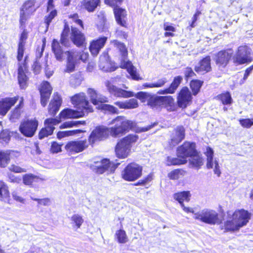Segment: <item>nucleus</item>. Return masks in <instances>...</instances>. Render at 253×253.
Wrapping results in <instances>:
<instances>
[{
	"label": "nucleus",
	"instance_id": "nucleus-49",
	"mask_svg": "<svg viewBox=\"0 0 253 253\" xmlns=\"http://www.w3.org/2000/svg\"><path fill=\"white\" fill-rule=\"evenodd\" d=\"M101 108L102 110L108 111V112L113 114H118L119 112V110L117 108L114 106L107 104H102L101 105Z\"/></svg>",
	"mask_w": 253,
	"mask_h": 253
},
{
	"label": "nucleus",
	"instance_id": "nucleus-60",
	"mask_svg": "<svg viewBox=\"0 0 253 253\" xmlns=\"http://www.w3.org/2000/svg\"><path fill=\"white\" fill-rule=\"evenodd\" d=\"M28 38V32L26 30H24L21 34L19 41V44L21 43L22 45H25L26 41Z\"/></svg>",
	"mask_w": 253,
	"mask_h": 253
},
{
	"label": "nucleus",
	"instance_id": "nucleus-30",
	"mask_svg": "<svg viewBox=\"0 0 253 253\" xmlns=\"http://www.w3.org/2000/svg\"><path fill=\"white\" fill-rule=\"evenodd\" d=\"M100 0H83L82 4L89 12H93L99 5Z\"/></svg>",
	"mask_w": 253,
	"mask_h": 253
},
{
	"label": "nucleus",
	"instance_id": "nucleus-63",
	"mask_svg": "<svg viewBox=\"0 0 253 253\" xmlns=\"http://www.w3.org/2000/svg\"><path fill=\"white\" fill-rule=\"evenodd\" d=\"M98 17L100 18V21L99 23H97V26L99 30H103L105 26L106 19L103 14H102L101 16L98 15Z\"/></svg>",
	"mask_w": 253,
	"mask_h": 253
},
{
	"label": "nucleus",
	"instance_id": "nucleus-20",
	"mask_svg": "<svg viewBox=\"0 0 253 253\" xmlns=\"http://www.w3.org/2000/svg\"><path fill=\"white\" fill-rule=\"evenodd\" d=\"M18 99V97H5L0 99V115L5 116Z\"/></svg>",
	"mask_w": 253,
	"mask_h": 253
},
{
	"label": "nucleus",
	"instance_id": "nucleus-34",
	"mask_svg": "<svg viewBox=\"0 0 253 253\" xmlns=\"http://www.w3.org/2000/svg\"><path fill=\"white\" fill-rule=\"evenodd\" d=\"M187 160L183 158H175L171 157L170 156L167 157V165L170 166H175V165H181L185 164L187 163Z\"/></svg>",
	"mask_w": 253,
	"mask_h": 253
},
{
	"label": "nucleus",
	"instance_id": "nucleus-27",
	"mask_svg": "<svg viewBox=\"0 0 253 253\" xmlns=\"http://www.w3.org/2000/svg\"><path fill=\"white\" fill-rule=\"evenodd\" d=\"M51 48L57 60L61 61L63 58V50L60 42L56 39H53L51 43Z\"/></svg>",
	"mask_w": 253,
	"mask_h": 253
},
{
	"label": "nucleus",
	"instance_id": "nucleus-46",
	"mask_svg": "<svg viewBox=\"0 0 253 253\" xmlns=\"http://www.w3.org/2000/svg\"><path fill=\"white\" fill-rule=\"evenodd\" d=\"M71 220L72 224H75L77 229L80 228L84 221L82 217L79 214L73 215L71 217Z\"/></svg>",
	"mask_w": 253,
	"mask_h": 253
},
{
	"label": "nucleus",
	"instance_id": "nucleus-7",
	"mask_svg": "<svg viewBox=\"0 0 253 253\" xmlns=\"http://www.w3.org/2000/svg\"><path fill=\"white\" fill-rule=\"evenodd\" d=\"M193 218L210 225H214L219 221L218 213L215 211L209 209H204L195 212Z\"/></svg>",
	"mask_w": 253,
	"mask_h": 253
},
{
	"label": "nucleus",
	"instance_id": "nucleus-56",
	"mask_svg": "<svg viewBox=\"0 0 253 253\" xmlns=\"http://www.w3.org/2000/svg\"><path fill=\"white\" fill-rule=\"evenodd\" d=\"M180 169H174L168 174V176L170 179L176 180L179 178Z\"/></svg>",
	"mask_w": 253,
	"mask_h": 253
},
{
	"label": "nucleus",
	"instance_id": "nucleus-38",
	"mask_svg": "<svg viewBox=\"0 0 253 253\" xmlns=\"http://www.w3.org/2000/svg\"><path fill=\"white\" fill-rule=\"evenodd\" d=\"M10 162L9 154L0 150V167L5 168Z\"/></svg>",
	"mask_w": 253,
	"mask_h": 253
},
{
	"label": "nucleus",
	"instance_id": "nucleus-13",
	"mask_svg": "<svg viewBox=\"0 0 253 253\" xmlns=\"http://www.w3.org/2000/svg\"><path fill=\"white\" fill-rule=\"evenodd\" d=\"M36 0H28L26 1L20 8V24L24 25L30 16L36 10L35 4Z\"/></svg>",
	"mask_w": 253,
	"mask_h": 253
},
{
	"label": "nucleus",
	"instance_id": "nucleus-43",
	"mask_svg": "<svg viewBox=\"0 0 253 253\" xmlns=\"http://www.w3.org/2000/svg\"><path fill=\"white\" fill-rule=\"evenodd\" d=\"M218 98L224 105L230 104L232 101L231 94L229 92L220 94L218 96Z\"/></svg>",
	"mask_w": 253,
	"mask_h": 253
},
{
	"label": "nucleus",
	"instance_id": "nucleus-54",
	"mask_svg": "<svg viewBox=\"0 0 253 253\" xmlns=\"http://www.w3.org/2000/svg\"><path fill=\"white\" fill-rule=\"evenodd\" d=\"M25 51V45H22L21 43L20 44H18V49H17V59L18 61H21L23 57L24 53Z\"/></svg>",
	"mask_w": 253,
	"mask_h": 253
},
{
	"label": "nucleus",
	"instance_id": "nucleus-3",
	"mask_svg": "<svg viewBox=\"0 0 253 253\" xmlns=\"http://www.w3.org/2000/svg\"><path fill=\"white\" fill-rule=\"evenodd\" d=\"M71 102L77 108L75 110L66 108L60 113V116L64 118H78L83 117L93 112V109L87 100L85 93L80 92L71 98Z\"/></svg>",
	"mask_w": 253,
	"mask_h": 253
},
{
	"label": "nucleus",
	"instance_id": "nucleus-42",
	"mask_svg": "<svg viewBox=\"0 0 253 253\" xmlns=\"http://www.w3.org/2000/svg\"><path fill=\"white\" fill-rule=\"evenodd\" d=\"M9 191L6 185L2 181H0V198L1 200H4L9 197Z\"/></svg>",
	"mask_w": 253,
	"mask_h": 253
},
{
	"label": "nucleus",
	"instance_id": "nucleus-5",
	"mask_svg": "<svg viewBox=\"0 0 253 253\" xmlns=\"http://www.w3.org/2000/svg\"><path fill=\"white\" fill-rule=\"evenodd\" d=\"M113 43L115 46L120 52L121 55V68L123 69H126L132 79L134 80H139V76L136 72V68L133 65L130 61L127 60V50L125 44L118 41H114Z\"/></svg>",
	"mask_w": 253,
	"mask_h": 253
},
{
	"label": "nucleus",
	"instance_id": "nucleus-6",
	"mask_svg": "<svg viewBox=\"0 0 253 253\" xmlns=\"http://www.w3.org/2000/svg\"><path fill=\"white\" fill-rule=\"evenodd\" d=\"M138 138L135 134H130L119 141L115 148L117 156L120 158H126L131 147L132 144L135 142Z\"/></svg>",
	"mask_w": 253,
	"mask_h": 253
},
{
	"label": "nucleus",
	"instance_id": "nucleus-35",
	"mask_svg": "<svg viewBox=\"0 0 253 253\" xmlns=\"http://www.w3.org/2000/svg\"><path fill=\"white\" fill-rule=\"evenodd\" d=\"M213 149L208 147L207 148L205 155L207 156V168L208 169H212L213 167Z\"/></svg>",
	"mask_w": 253,
	"mask_h": 253
},
{
	"label": "nucleus",
	"instance_id": "nucleus-55",
	"mask_svg": "<svg viewBox=\"0 0 253 253\" xmlns=\"http://www.w3.org/2000/svg\"><path fill=\"white\" fill-rule=\"evenodd\" d=\"M152 178L151 174L148 175L146 177L144 178L143 179L139 180L138 182L134 184V185H142L144 186L146 184L148 183L150 181H151Z\"/></svg>",
	"mask_w": 253,
	"mask_h": 253
},
{
	"label": "nucleus",
	"instance_id": "nucleus-18",
	"mask_svg": "<svg viewBox=\"0 0 253 253\" xmlns=\"http://www.w3.org/2000/svg\"><path fill=\"white\" fill-rule=\"evenodd\" d=\"M88 145L86 140L79 141H71L68 142L65 146L67 151L72 153H77L82 152Z\"/></svg>",
	"mask_w": 253,
	"mask_h": 253
},
{
	"label": "nucleus",
	"instance_id": "nucleus-4",
	"mask_svg": "<svg viewBox=\"0 0 253 253\" xmlns=\"http://www.w3.org/2000/svg\"><path fill=\"white\" fill-rule=\"evenodd\" d=\"M250 218L249 213L244 210L236 211L231 217L224 222V228L227 231H238L246 225Z\"/></svg>",
	"mask_w": 253,
	"mask_h": 253
},
{
	"label": "nucleus",
	"instance_id": "nucleus-53",
	"mask_svg": "<svg viewBox=\"0 0 253 253\" xmlns=\"http://www.w3.org/2000/svg\"><path fill=\"white\" fill-rule=\"evenodd\" d=\"M87 93L89 95L91 103L95 104L98 93L94 89L88 88Z\"/></svg>",
	"mask_w": 253,
	"mask_h": 253
},
{
	"label": "nucleus",
	"instance_id": "nucleus-57",
	"mask_svg": "<svg viewBox=\"0 0 253 253\" xmlns=\"http://www.w3.org/2000/svg\"><path fill=\"white\" fill-rule=\"evenodd\" d=\"M9 170L16 173H22L26 171V169L22 168L18 166L12 165L8 168Z\"/></svg>",
	"mask_w": 253,
	"mask_h": 253
},
{
	"label": "nucleus",
	"instance_id": "nucleus-24",
	"mask_svg": "<svg viewBox=\"0 0 253 253\" xmlns=\"http://www.w3.org/2000/svg\"><path fill=\"white\" fill-rule=\"evenodd\" d=\"M62 103V99L57 93H54L53 98L51 100L48 106L49 114L54 116L59 111Z\"/></svg>",
	"mask_w": 253,
	"mask_h": 253
},
{
	"label": "nucleus",
	"instance_id": "nucleus-17",
	"mask_svg": "<svg viewBox=\"0 0 253 253\" xmlns=\"http://www.w3.org/2000/svg\"><path fill=\"white\" fill-rule=\"evenodd\" d=\"M232 55V52L230 49L221 50L215 54L214 59L217 65L225 67L228 64Z\"/></svg>",
	"mask_w": 253,
	"mask_h": 253
},
{
	"label": "nucleus",
	"instance_id": "nucleus-9",
	"mask_svg": "<svg viewBox=\"0 0 253 253\" xmlns=\"http://www.w3.org/2000/svg\"><path fill=\"white\" fill-rule=\"evenodd\" d=\"M142 168L136 163L129 164L122 173V177L126 180L133 181L142 175Z\"/></svg>",
	"mask_w": 253,
	"mask_h": 253
},
{
	"label": "nucleus",
	"instance_id": "nucleus-51",
	"mask_svg": "<svg viewBox=\"0 0 253 253\" xmlns=\"http://www.w3.org/2000/svg\"><path fill=\"white\" fill-rule=\"evenodd\" d=\"M241 125L246 128H250L253 125V119H242L239 120Z\"/></svg>",
	"mask_w": 253,
	"mask_h": 253
},
{
	"label": "nucleus",
	"instance_id": "nucleus-59",
	"mask_svg": "<svg viewBox=\"0 0 253 253\" xmlns=\"http://www.w3.org/2000/svg\"><path fill=\"white\" fill-rule=\"evenodd\" d=\"M61 151V145L56 142H53L51 146V151L53 153H57Z\"/></svg>",
	"mask_w": 253,
	"mask_h": 253
},
{
	"label": "nucleus",
	"instance_id": "nucleus-58",
	"mask_svg": "<svg viewBox=\"0 0 253 253\" xmlns=\"http://www.w3.org/2000/svg\"><path fill=\"white\" fill-rule=\"evenodd\" d=\"M184 74L185 75V78L186 80H188L189 78L193 77L194 76H196V74L193 71L192 69L189 67H187L185 69Z\"/></svg>",
	"mask_w": 253,
	"mask_h": 253
},
{
	"label": "nucleus",
	"instance_id": "nucleus-32",
	"mask_svg": "<svg viewBox=\"0 0 253 253\" xmlns=\"http://www.w3.org/2000/svg\"><path fill=\"white\" fill-rule=\"evenodd\" d=\"M190 194L189 191H182L173 194V198L179 202L180 205L183 204L184 201L188 202L190 200Z\"/></svg>",
	"mask_w": 253,
	"mask_h": 253
},
{
	"label": "nucleus",
	"instance_id": "nucleus-22",
	"mask_svg": "<svg viewBox=\"0 0 253 253\" xmlns=\"http://www.w3.org/2000/svg\"><path fill=\"white\" fill-rule=\"evenodd\" d=\"M107 40V38L103 36L91 42L89 50L93 56H96L98 54L100 50L104 46Z\"/></svg>",
	"mask_w": 253,
	"mask_h": 253
},
{
	"label": "nucleus",
	"instance_id": "nucleus-39",
	"mask_svg": "<svg viewBox=\"0 0 253 253\" xmlns=\"http://www.w3.org/2000/svg\"><path fill=\"white\" fill-rule=\"evenodd\" d=\"M99 67L102 71L106 72H113L118 68L114 63H108L107 62H105V65H103V63H101L99 64Z\"/></svg>",
	"mask_w": 253,
	"mask_h": 253
},
{
	"label": "nucleus",
	"instance_id": "nucleus-12",
	"mask_svg": "<svg viewBox=\"0 0 253 253\" xmlns=\"http://www.w3.org/2000/svg\"><path fill=\"white\" fill-rule=\"evenodd\" d=\"M67 56V61L66 68L64 72L70 73L75 70L76 66L77 64L79 59H84L83 56H80L77 52V50H71L66 51L64 52Z\"/></svg>",
	"mask_w": 253,
	"mask_h": 253
},
{
	"label": "nucleus",
	"instance_id": "nucleus-11",
	"mask_svg": "<svg viewBox=\"0 0 253 253\" xmlns=\"http://www.w3.org/2000/svg\"><path fill=\"white\" fill-rule=\"evenodd\" d=\"M95 169L98 174H102L107 171L108 172H113L116 168L120 164L118 162H113L108 159H103L100 162H95Z\"/></svg>",
	"mask_w": 253,
	"mask_h": 253
},
{
	"label": "nucleus",
	"instance_id": "nucleus-47",
	"mask_svg": "<svg viewBox=\"0 0 253 253\" xmlns=\"http://www.w3.org/2000/svg\"><path fill=\"white\" fill-rule=\"evenodd\" d=\"M57 14V10L53 9L51 10L47 16H45L44 17L45 23L46 25V28L47 29L53 20V19L56 16Z\"/></svg>",
	"mask_w": 253,
	"mask_h": 253
},
{
	"label": "nucleus",
	"instance_id": "nucleus-61",
	"mask_svg": "<svg viewBox=\"0 0 253 253\" xmlns=\"http://www.w3.org/2000/svg\"><path fill=\"white\" fill-rule=\"evenodd\" d=\"M123 0H105V3L111 6L115 7L121 4Z\"/></svg>",
	"mask_w": 253,
	"mask_h": 253
},
{
	"label": "nucleus",
	"instance_id": "nucleus-25",
	"mask_svg": "<svg viewBox=\"0 0 253 253\" xmlns=\"http://www.w3.org/2000/svg\"><path fill=\"white\" fill-rule=\"evenodd\" d=\"M114 13L117 23L122 26L126 27L125 18L126 15V10L119 6H115L114 7Z\"/></svg>",
	"mask_w": 253,
	"mask_h": 253
},
{
	"label": "nucleus",
	"instance_id": "nucleus-28",
	"mask_svg": "<svg viewBox=\"0 0 253 253\" xmlns=\"http://www.w3.org/2000/svg\"><path fill=\"white\" fill-rule=\"evenodd\" d=\"M211 70V57L210 56H206L202 59L199 62V66L195 67V70L197 73L203 71L209 72Z\"/></svg>",
	"mask_w": 253,
	"mask_h": 253
},
{
	"label": "nucleus",
	"instance_id": "nucleus-36",
	"mask_svg": "<svg viewBox=\"0 0 253 253\" xmlns=\"http://www.w3.org/2000/svg\"><path fill=\"white\" fill-rule=\"evenodd\" d=\"M167 82V79L164 78L159 79L156 82L144 83L143 84L142 86L144 88L161 87L163 86Z\"/></svg>",
	"mask_w": 253,
	"mask_h": 253
},
{
	"label": "nucleus",
	"instance_id": "nucleus-41",
	"mask_svg": "<svg viewBox=\"0 0 253 253\" xmlns=\"http://www.w3.org/2000/svg\"><path fill=\"white\" fill-rule=\"evenodd\" d=\"M21 114V110L19 109L18 107H16L10 112L9 120L12 123L16 122L20 119Z\"/></svg>",
	"mask_w": 253,
	"mask_h": 253
},
{
	"label": "nucleus",
	"instance_id": "nucleus-31",
	"mask_svg": "<svg viewBox=\"0 0 253 253\" xmlns=\"http://www.w3.org/2000/svg\"><path fill=\"white\" fill-rule=\"evenodd\" d=\"M18 74L19 84L20 87L24 89L26 86L28 78L24 73L23 67L20 64H19L18 67Z\"/></svg>",
	"mask_w": 253,
	"mask_h": 253
},
{
	"label": "nucleus",
	"instance_id": "nucleus-37",
	"mask_svg": "<svg viewBox=\"0 0 253 253\" xmlns=\"http://www.w3.org/2000/svg\"><path fill=\"white\" fill-rule=\"evenodd\" d=\"M203 82L198 80H192L190 83V87L194 95H197L199 92Z\"/></svg>",
	"mask_w": 253,
	"mask_h": 253
},
{
	"label": "nucleus",
	"instance_id": "nucleus-1",
	"mask_svg": "<svg viewBox=\"0 0 253 253\" xmlns=\"http://www.w3.org/2000/svg\"><path fill=\"white\" fill-rule=\"evenodd\" d=\"M106 86L109 93L115 97L129 98L135 96L142 103H146V104L154 110H160L167 106L171 107L174 104V99L171 96H158L144 91H139L135 94L131 91L119 88L109 81L106 83Z\"/></svg>",
	"mask_w": 253,
	"mask_h": 253
},
{
	"label": "nucleus",
	"instance_id": "nucleus-23",
	"mask_svg": "<svg viewBox=\"0 0 253 253\" xmlns=\"http://www.w3.org/2000/svg\"><path fill=\"white\" fill-rule=\"evenodd\" d=\"M183 78L180 76H178L174 78L172 82L169 87L164 89H160L158 92V94H173L175 92L178 86L181 83Z\"/></svg>",
	"mask_w": 253,
	"mask_h": 253
},
{
	"label": "nucleus",
	"instance_id": "nucleus-64",
	"mask_svg": "<svg viewBox=\"0 0 253 253\" xmlns=\"http://www.w3.org/2000/svg\"><path fill=\"white\" fill-rule=\"evenodd\" d=\"M108 102V99L106 96L98 93L97 97L96 99V103L95 105H98L99 103H106Z\"/></svg>",
	"mask_w": 253,
	"mask_h": 253
},
{
	"label": "nucleus",
	"instance_id": "nucleus-21",
	"mask_svg": "<svg viewBox=\"0 0 253 253\" xmlns=\"http://www.w3.org/2000/svg\"><path fill=\"white\" fill-rule=\"evenodd\" d=\"M70 39L73 43L78 47L83 45L85 40L84 34L78 28L74 27H71Z\"/></svg>",
	"mask_w": 253,
	"mask_h": 253
},
{
	"label": "nucleus",
	"instance_id": "nucleus-10",
	"mask_svg": "<svg viewBox=\"0 0 253 253\" xmlns=\"http://www.w3.org/2000/svg\"><path fill=\"white\" fill-rule=\"evenodd\" d=\"M38 125V121L35 119L22 121L19 126V131L24 136L31 137L35 134Z\"/></svg>",
	"mask_w": 253,
	"mask_h": 253
},
{
	"label": "nucleus",
	"instance_id": "nucleus-2",
	"mask_svg": "<svg viewBox=\"0 0 253 253\" xmlns=\"http://www.w3.org/2000/svg\"><path fill=\"white\" fill-rule=\"evenodd\" d=\"M117 121L120 122L114 127H108L103 125L96 126L91 132L88 138L90 145L93 146L96 143L105 140L110 134L113 137H117L133 126L132 121H123V117L121 116L118 117L112 122L115 123Z\"/></svg>",
	"mask_w": 253,
	"mask_h": 253
},
{
	"label": "nucleus",
	"instance_id": "nucleus-14",
	"mask_svg": "<svg viewBox=\"0 0 253 253\" xmlns=\"http://www.w3.org/2000/svg\"><path fill=\"white\" fill-rule=\"evenodd\" d=\"M196 143L193 142L185 141L182 145L178 147L176 150L177 156L179 158H187L196 153Z\"/></svg>",
	"mask_w": 253,
	"mask_h": 253
},
{
	"label": "nucleus",
	"instance_id": "nucleus-8",
	"mask_svg": "<svg viewBox=\"0 0 253 253\" xmlns=\"http://www.w3.org/2000/svg\"><path fill=\"white\" fill-rule=\"evenodd\" d=\"M251 49L247 45L240 46L233 57V62L236 65H242L253 61Z\"/></svg>",
	"mask_w": 253,
	"mask_h": 253
},
{
	"label": "nucleus",
	"instance_id": "nucleus-16",
	"mask_svg": "<svg viewBox=\"0 0 253 253\" xmlns=\"http://www.w3.org/2000/svg\"><path fill=\"white\" fill-rule=\"evenodd\" d=\"M192 98V95L188 88L187 87H182L177 96V102L178 107L185 108L191 101Z\"/></svg>",
	"mask_w": 253,
	"mask_h": 253
},
{
	"label": "nucleus",
	"instance_id": "nucleus-33",
	"mask_svg": "<svg viewBox=\"0 0 253 253\" xmlns=\"http://www.w3.org/2000/svg\"><path fill=\"white\" fill-rule=\"evenodd\" d=\"M189 157L191 158L189 162L193 167L200 168L203 165V158L197 150L195 154L190 156Z\"/></svg>",
	"mask_w": 253,
	"mask_h": 253
},
{
	"label": "nucleus",
	"instance_id": "nucleus-48",
	"mask_svg": "<svg viewBox=\"0 0 253 253\" xmlns=\"http://www.w3.org/2000/svg\"><path fill=\"white\" fill-rule=\"evenodd\" d=\"M10 138V137L7 131L3 130L0 133V142L2 144L7 143Z\"/></svg>",
	"mask_w": 253,
	"mask_h": 253
},
{
	"label": "nucleus",
	"instance_id": "nucleus-40",
	"mask_svg": "<svg viewBox=\"0 0 253 253\" xmlns=\"http://www.w3.org/2000/svg\"><path fill=\"white\" fill-rule=\"evenodd\" d=\"M83 131L81 129H75L72 130L67 131H59L57 134V137L59 139H61L63 137L71 136L75 135L77 133L82 132Z\"/></svg>",
	"mask_w": 253,
	"mask_h": 253
},
{
	"label": "nucleus",
	"instance_id": "nucleus-45",
	"mask_svg": "<svg viewBox=\"0 0 253 253\" xmlns=\"http://www.w3.org/2000/svg\"><path fill=\"white\" fill-rule=\"evenodd\" d=\"M115 235L119 243L124 244L127 242V236L126 232L122 229L116 231Z\"/></svg>",
	"mask_w": 253,
	"mask_h": 253
},
{
	"label": "nucleus",
	"instance_id": "nucleus-29",
	"mask_svg": "<svg viewBox=\"0 0 253 253\" xmlns=\"http://www.w3.org/2000/svg\"><path fill=\"white\" fill-rule=\"evenodd\" d=\"M115 104L121 109H131L138 106V101L136 99L132 98L125 101H117Z\"/></svg>",
	"mask_w": 253,
	"mask_h": 253
},
{
	"label": "nucleus",
	"instance_id": "nucleus-52",
	"mask_svg": "<svg viewBox=\"0 0 253 253\" xmlns=\"http://www.w3.org/2000/svg\"><path fill=\"white\" fill-rule=\"evenodd\" d=\"M81 83L82 79L80 78V75L72 76L70 80V84L75 87L80 85Z\"/></svg>",
	"mask_w": 253,
	"mask_h": 253
},
{
	"label": "nucleus",
	"instance_id": "nucleus-15",
	"mask_svg": "<svg viewBox=\"0 0 253 253\" xmlns=\"http://www.w3.org/2000/svg\"><path fill=\"white\" fill-rule=\"evenodd\" d=\"M59 123L57 119L55 118H47L44 121L45 127L42 128L39 133V138L40 139H42L45 137L51 135L55 129L54 125L58 124Z\"/></svg>",
	"mask_w": 253,
	"mask_h": 253
},
{
	"label": "nucleus",
	"instance_id": "nucleus-62",
	"mask_svg": "<svg viewBox=\"0 0 253 253\" xmlns=\"http://www.w3.org/2000/svg\"><path fill=\"white\" fill-rule=\"evenodd\" d=\"M31 199L34 201H37L39 205L47 206L50 204V200L48 198L38 199L31 197Z\"/></svg>",
	"mask_w": 253,
	"mask_h": 253
},
{
	"label": "nucleus",
	"instance_id": "nucleus-26",
	"mask_svg": "<svg viewBox=\"0 0 253 253\" xmlns=\"http://www.w3.org/2000/svg\"><path fill=\"white\" fill-rule=\"evenodd\" d=\"M185 138V129L183 126H178L175 129V133L171 138V144L175 146Z\"/></svg>",
	"mask_w": 253,
	"mask_h": 253
},
{
	"label": "nucleus",
	"instance_id": "nucleus-19",
	"mask_svg": "<svg viewBox=\"0 0 253 253\" xmlns=\"http://www.w3.org/2000/svg\"><path fill=\"white\" fill-rule=\"evenodd\" d=\"M52 87L47 81H43L41 85L40 92L41 94V103L43 107H45L50 96L52 92Z\"/></svg>",
	"mask_w": 253,
	"mask_h": 253
},
{
	"label": "nucleus",
	"instance_id": "nucleus-50",
	"mask_svg": "<svg viewBox=\"0 0 253 253\" xmlns=\"http://www.w3.org/2000/svg\"><path fill=\"white\" fill-rule=\"evenodd\" d=\"M36 176L32 174H26L23 176V183L25 185H31L34 182Z\"/></svg>",
	"mask_w": 253,
	"mask_h": 253
},
{
	"label": "nucleus",
	"instance_id": "nucleus-44",
	"mask_svg": "<svg viewBox=\"0 0 253 253\" xmlns=\"http://www.w3.org/2000/svg\"><path fill=\"white\" fill-rule=\"evenodd\" d=\"M84 121H67L63 123L60 126V128H66L68 127H72L74 126H79L80 125L84 124Z\"/></svg>",
	"mask_w": 253,
	"mask_h": 253
}]
</instances>
